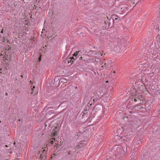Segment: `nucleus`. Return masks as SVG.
<instances>
[{
    "label": "nucleus",
    "instance_id": "nucleus-1",
    "mask_svg": "<svg viewBox=\"0 0 160 160\" xmlns=\"http://www.w3.org/2000/svg\"><path fill=\"white\" fill-rule=\"evenodd\" d=\"M114 21V20L113 19L110 18V19L108 20V21H107V22L106 21H104L105 24L106 25V26H105V28L112 27Z\"/></svg>",
    "mask_w": 160,
    "mask_h": 160
},
{
    "label": "nucleus",
    "instance_id": "nucleus-2",
    "mask_svg": "<svg viewBox=\"0 0 160 160\" xmlns=\"http://www.w3.org/2000/svg\"><path fill=\"white\" fill-rule=\"evenodd\" d=\"M128 8L127 5H122L119 6L118 8V9L119 11L120 12H122V11L126 10Z\"/></svg>",
    "mask_w": 160,
    "mask_h": 160
},
{
    "label": "nucleus",
    "instance_id": "nucleus-3",
    "mask_svg": "<svg viewBox=\"0 0 160 160\" xmlns=\"http://www.w3.org/2000/svg\"><path fill=\"white\" fill-rule=\"evenodd\" d=\"M116 151L117 154L118 155L121 154L122 153H123V148L121 147H117L116 148Z\"/></svg>",
    "mask_w": 160,
    "mask_h": 160
},
{
    "label": "nucleus",
    "instance_id": "nucleus-4",
    "mask_svg": "<svg viewBox=\"0 0 160 160\" xmlns=\"http://www.w3.org/2000/svg\"><path fill=\"white\" fill-rule=\"evenodd\" d=\"M119 42L120 44H121L122 45H123L125 46L126 43L127 42V41L124 38H121L120 40L119 41Z\"/></svg>",
    "mask_w": 160,
    "mask_h": 160
},
{
    "label": "nucleus",
    "instance_id": "nucleus-5",
    "mask_svg": "<svg viewBox=\"0 0 160 160\" xmlns=\"http://www.w3.org/2000/svg\"><path fill=\"white\" fill-rule=\"evenodd\" d=\"M64 149L65 151H66V152H64L65 154H67V153H68V154L69 155L70 154V150L69 147L64 148Z\"/></svg>",
    "mask_w": 160,
    "mask_h": 160
},
{
    "label": "nucleus",
    "instance_id": "nucleus-6",
    "mask_svg": "<svg viewBox=\"0 0 160 160\" xmlns=\"http://www.w3.org/2000/svg\"><path fill=\"white\" fill-rule=\"evenodd\" d=\"M134 108H135L134 109L135 111H138L139 109H142L143 108V107L139 106L137 105L134 106Z\"/></svg>",
    "mask_w": 160,
    "mask_h": 160
},
{
    "label": "nucleus",
    "instance_id": "nucleus-7",
    "mask_svg": "<svg viewBox=\"0 0 160 160\" xmlns=\"http://www.w3.org/2000/svg\"><path fill=\"white\" fill-rule=\"evenodd\" d=\"M83 145V144L82 143H80V144L79 145L77 144V145L75 147V149L77 148V149H78L79 148H81Z\"/></svg>",
    "mask_w": 160,
    "mask_h": 160
},
{
    "label": "nucleus",
    "instance_id": "nucleus-8",
    "mask_svg": "<svg viewBox=\"0 0 160 160\" xmlns=\"http://www.w3.org/2000/svg\"><path fill=\"white\" fill-rule=\"evenodd\" d=\"M135 122L134 121H130L129 122V124L130 126H132L135 125Z\"/></svg>",
    "mask_w": 160,
    "mask_h": 160
},
{
    "label": "nucleus",
    "instance_id": "nucleus-9",
    "mask_svg": "<svg viewBox=\"0 0 160 160\" xmlns=\"http://www.w3.org/2000/svg\"><path fill=\"white\" fill-rule=\"evenodd\" d=\"M108 63H105L104 64V65H103V66H102V67H105V68L106 69H108L109 68V67H108Z\"/></svg>",
    "mask_w": 160,
    "mask_h": 160
},
{
    "label": "nucleus",
    "instance_id": "nucleus-10",
    "mask_svg": "<svg viewBox=\"0 0 160 160\" xmlns=\"http://www.w3.org/2000/svg\"><path fill=\"white\" fill-rule=\"evenodd\" d=\"M89 108L88 107H86L85 108L84 110V113H87V111H88L89 110Z\"/></svg>",
    "mask_w": 160,
    "mask_h": 160
},
{
    "label": "nucleus",
    "instance_id": "nucleus-11",
    "mask_svg": "<svg viewBox=\"0 0 160 160\" xmlns=\"http://www.w3.org/2000/svg\"><path fill=\"white\" fill-rule=\"evenodd\" d=\"M76 58H75L73 57H71V64H72L73 63V61L72 60H75Z\"/></svg>",
    "mask_w": 160,
    "mask_h": 160
},
{
    "label": "nucleus",
    "instance_id": "nucleus-12",
    "mask_svg": "<svg viewBox=\"0 0 160 160\" xmlns=\"http://www.w3.org/2000/svg\"><path fill=\"white\" fill-rule=\"evenodd\" d=\"M55 141V139L53 138L52 139V140L50 141V143L52 144H54Z\"/></svg>",
    "mask_w": 160,
    "mask_h": 160
},
{
    "label": "nucleus",
    "instance_id": "nucleus-13",
    "mask_svg": "<svg viewBox=\"0 0 160 160\" xmlns=\"http://www.w3.org/2000/svg\"><path fill=\"white\" fill-rule=\"evenodd\" d=\"M79 52V51L78 52L77 51L75 53H74L73 54V56H75L76 57L77 56L78 52Z\"/></svg>",
    "mask_w": 160,
    "mask_h": 160
},
{
    "label": "nucleus",
    "instance_id": "nucleus-14",
    "mask_svg": "<svg viewBox=\"0 0 160 160\" xmlns=\"http://www.w3.org/2000/svg\"><path fill=\"white\" fill-rule=\"evenodd\" d=\"M92 104V103H90V102L88 103V104L87 106L86 107H88L89 108V109L91 107V106Z\"/></svg>",
    "mask_w": 160,
    "mask_h": 160
},
{
    "label": "nucleus",
    "instance_id": "nucleus-15",
    "mask_svg": "<svg viewBox=\"0 0 160 160\" xmlns=\"http://www.w3.org/2000/svg\"><path fill=\"white\" fill-rule=\"evenodd\" d=\"M0 56H1V57H2V58H3V59H4V58H5V59H6L8 60V59H7L6 58V57L5 56V55H3L2 54V53L1 54Z\"/></svg>",
    "mask_w": 160,
    "mask_h": 160
},
{
    "label": "nucleus",
    "instance_id": "nucleus-16",
    "mask_svg": "<svg viewBox=\"0 0 160 160\" xmlns=\"http://www.w3.org/2000/svg\"><path fill=\"white\" fill-rule=\"evenodd\" d=\"M135 108H134V106H132L130 107V109L131 110H132V111H134V109Z\"/></svg>",
    "mask_w": 160,
    "mask_h": 160
},
{
    "label": "nucleus",
    "instance_id": "nucleus-17",
    "mask_svg": "<svg viewBox=\"0 0 160 160\" xmlns=\"http://www.w3.org/2000/svg\"><path fill=\"white\" fill-rule=\"evenodd\" d=\"M130 2H131L132 3H133V4H135V3H137L138 1H137V0L136 1H132Z\"/></svg>",
    "mask_w": 160,
    "mask_h": 160
},
{
    "label": "nucleus",
    "instance_id": "nucleus-18",
    "mask_svg": "<svg viewBox=\"0 0 160 160\" xmlns=\"http://www.w3.org/2000/svg\"><path fill=\"white\" fill-rule=\"evenodd\" d=\"M135 98H136L134 99V100L135 102H137V99L136 98H137V97H135Z\"/></svg>",
    "mask_w": 160,
    "mask_h": 160
},
{
    "label": "nucleus",
    "instance_id": "nucleus-19",
    "mask_svg": "<svg viewBox=\"0 0 160 160\" xmlns=\"http://www.w3.org/2000/svg\"><path fill=\"white\" fill-rule=\"evenodd\" d=\"M65 62H68V63H69V60H68H68H67V59H65Z\"/></svg>",
    "mask_w": 160,
    "mask_h": 160
},
{
    "label": "nucleus",
    "instance_id": "nucleus-20",
    "mask_svg": "<svg viewBox=\"0 0 160 160\" xmlns=\"http://www.w3.org/2000/svg\"><path fill=\"white\" fill-rule=\"evenodd\" d=\"M5 94L6 95L8 96V93L7 92H6Z\"/></svg>",
    "mask_w": 160,
    "mask_h": 160
},
{
    "label": "nucleus",
    "instance_id": "nucleus-21",
    "mask_svg": "<svg viewBox=\"0 0 160 160\" xmlns=\"http://www.w3.org/2000/svg\"><path fill=\"white\" fill-rule=\"evenodd\" d=\"M131 93H132V94H134V95H136V94H137L136 92V93H135V94H132V92H131Z\"/></svg>",
    "mask_w": 160,
    "mask_h": 160
},
{
    "label": "nucleus",
    "instance_id": "nucleus-22",
    "mask_svg": "<svg viewBox=\"0 0 160 160\" xmlns=\"http://www.w3.org/2000/svg\"><path fill=\"white\" fill-rule=\"evenodd\" d=\"M20 76L22 77V78H23V76L22 75H21Z\"/></svg>",
    "mask_w": 160,
    "mask_h": 160
},
{
    "label": "nucleus",
    "instance_id": "nucleus-23",
    "mask_svg": "<svg viewBox=\"0 0 160 160\" xmlns=\"http://www.w3.org/2000/svg\"><path fill=\"white\" fill-rule=\"evenodd\" d=\"M82 57H80V60H81V59H82Z\"/></svg>",
    "mask_w": 160,
    "mask_h": 160
},
{
    "label": "nucleus",
    "instance_id": "nucleus-24",
    "mask_svg": "<svg viewBox=\"0 0 160 160\" xmlns=\"http://www.w3.org/2000/svg\"><path fill=\"white\" fill-rule=\"evenodd\" d=\"M45 151V149H44L43 150V152L44 151Z\"/></svg>",
    "mask_w": 160,
    "mask_h": 160
},
{
    "label": "nucleus",
    "instance_id": "nucleus-25",
    "mask_svg": "<svg viewBox=\"0 0 160 160\" xmlns=\"http://www.w3.org/2000/svg\"><path fill=\"white\" fill-rule=\"evenodd\" d=\"M113 72L114 73H115V71H114V72Z\"/></svg>",
    "mask_w": 160,
    "mask_h": 160
},
{
    "label": "nucleus",
    "instance_id": "nucleus-26",
    "mask_svg": "<svg viewBox=\"0 0 160 160\" xmlns=\"http://www.w3.org/2000/svg\"><path fill=\"white\" fill-rule=\"evenodd\" d=\"M2 33H3V31H2L1 32Z\"/></svg>",
    "mask_w": 160,
    "mask_h": 160
},
{
    "label": "nucleus",
    "instance_id": "nucleus-27",
    "mask_svg": "<svg viewBox=\"0 0 160 160\" xmlns=\"http://www.w3.org/2000/svg\"><path fill=\"white\" fill-rule=\"evenodd\" d=\"M39 59H41V57H39Z\"/></svg>",
    "mask_w": 160,
    "mask_h": 160
},
{
    "label": "nucleus",
    "instance_id": "nucleus-28",
    "mask_svg": "<svg viewBox=\"0 0 160 160\" xmlns=\"http://www.w3.org/2000/svg\"><path fill=\"white\" fill-rule=\"evenodd\" d=\"M117 19H118V18H115V19L116 20H117Z\"/></svg>",
    "mask_w": 160,
    "mask_h": 160
},
{
    "label": "nucleus",
    "instance_id": "nucleus-29",
    "mask_svg": "<svg viewBox=\"0 0 160 160\" xmlns=\"http://www.w3.org/2000/svg\"><path fill=\"white\" fill-rule=\"evenodd\" d=\"M33 88H35V86H33Z\"/></svg>",
    "mask_w": 160,
    "mask_h": 160
},
{
    "label": "nucleus",
    "instance_id": "nucleus-30",
    "mask_svg": "<svg viewBox=\"0 0 160 160\" xmlns=\"http://www.w3.org/2000/svg\"><path fill=\"white\" fill-rule=\"evenodd\" d=\"M56 141H55V144H56Z\"/></svg>",
    "mask_w": 160,
    "mask_h": 160
},
{
    "label": "nucleus",
    "instance_id": "nucleus-31",
    "mask_svg": "<svg viewBox=\"0 0 160 160\" xmlns=\"http://www.w3.org/2000/svg\"><path fill=\"white\" fill-rule=\"evenodd\" d=\"M108 82V81H106V82Z\"/></svg>",
    "mask_w": 160,
    "mask_h": 160
},
{
    "label": "nucleus",
    "instance_id": "nucleus-32",
    "mask_svg": "<svg viewBox=\"0 0 160 160\" xmlns=\"http://www.w3.org/2000/svg\"><path fill=\"white\" fill-rule=\"evenodd\" d=\"M75 158V156H73V158Z\"/></svg>",
    "mask_w": 160,
    "mask_h": 160
},
{
    "label": "nucleus",
    "instance_id": "nucleus-33",
    "mask_svg": "<svg viewBox=\"0 0 160 160\" xmlns=\"http://www.w3.org/2000/svg\"><path fill=\"white\" fill-rule=\"evenodd\" d=\"M89 102H90V103H91V102H90V101L89 102Z\"/></svg>",
    "mask_w": 160,
    "mask_h": 160
},
{
    "label": "nucleus",
    "instance_id": "nucleus-34",
    "mask_svg": "<svg viewBox=\"0 0 160 160\" xmlns=\"http://www.w3.org/2000/svg\"><path fill=\"white\" fill-rule=\"evenodd\" d=\"M132 112H130L132 113Z\"/></svg>",
    "mask_w": 160,
    "mask_h": 160
}]
</instances>
